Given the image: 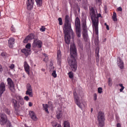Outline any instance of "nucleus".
Wrapping results in <instances>:
<instances>
[{"label":"nucleus","mask_w":127,"mask_h":127,"mask_svg":"<svg viewBox=\"0 0 127 127\" xmlns=\"http://www.w3.org/2000/svg\"><path fill=\"white\" fill-rule=\"evenodd\" d=\"M97 119L99 127H104V125H105V114L102 112H99L98 114Z\"/></svg>","instance_id":"5"},{"label":"nucleus","mask_w":127,"mask_h":127,"mask_svg":"<svg viewBox=\"0 0 127 127\" xmlns=\"http://www.w3.org/2000/svg\"><path fill=\"white\" fill-rule=\"evenodd\" d=\"M62 56H61V51L59 50L57 52V63L59 65H61V60Z\"/></svg>","instance_id":"15"},{"label":"nucleus","mask_w":127,"mask_h":127,"mask_svg":"<svg viewBox=\"0 0 127 127\" xmlns=\"http://www.w3.org/2000/svg\"><path fill=\"white\" fill-rule=\"evenodd\" d=\"M14 38H10L8 40V46L10 48H12V46H13V44H14Z\"/></svg>","instance_id":"18"},{"label":"nucleus","mask_w":127,"mask_h":127,"mask_svg":"<svg viewBox=\"0 0 127 127\" xmlns=\"http://www.w3.org/2000/svg\"><path fill=\"white\" fill-rule=\"evenodd\" d=\"M117 65L120 69H124V68H125V64L123 60L121 59V57L117 58Z\"/></svg>","instance_id":"12"},{"label":"nucleus","mask_w":127,"mask_h":127,"mask_svg":"<svg viewBox=\"0 0 127 127\" xmlns=\"http://www.w3.org/2000/svg\"><path fill=\"white\" fill-rule=\"evenodd\" d=\"M119 86L121 87V88L120 89V92H123V91H124V89H125V86H124V85L122 83L119 84Z\"/></svg>","instance_id":"33"},{"label":"nucleus","mask_w":127,"mask_h":127,"mask_svg":"<svg viewBox=\"0 0 127 127\" xmlns=\"http://www.w3.org/2000/svg\"><path fill=\"white\" fill-rule=\"evenodd\" d=\"M36 2L38 6H41L42 5V0H36Z\"/></svg>","instance_id":"28"},{"label":"nucleus","mask_w":127,"mask_h":127,"mask_svg":"<svg viewBox=\"0 0 127 127\" xmlns=\"http://www.w3.org/2000/svg\"><path fill=\"white\" fill-rule=\"evenodd\" d=\"M22 53H24L26 56H28L29 53H30V50H27L26 49H24L21 50Z\"/></svg>","instance_id":"23"},{"label":"nucleus","mask_w":127,"mask_h":127,"mask_svg":"<svg viewBox=\"0 0 127 127\" xmlns=\"http://www.w3.org/2000/svg\"><path fill=\"white\" fill-rule=\"evenodd\" d=\"M28 105H29V107H32V103H31V102H29L28 103Z\"/></svg>","instance_id":"48"},{"label":"nucleus","mask_w":127,"mask_h":127,"mask_svg":"<svg viewBox=\"0 0 127 127\" xmlns=\"http://www.w3.org/2000/svg\"><path fill=\"white\" fill-rule=\"evenodd\" d=\"M83 39L85 42L88 41L89 40V36H88V31L85 30L83 31Z\"/></svg>","instance_id":"17"},{"label":"nucleus","mask_w":127,"mask_h":127,"mask_svg":"<svg viewBox=\"0 0 127 127\" xmlns=\"http://www.w3.org/2000/svg\"><path fill=\"white\" fill-rule=\"evenodd\" d=\"M11 31H12L13 32H15V28H14V27L13 26V25H12L11 27Z\"/></svg>","instance_id":"41"},{"label":"nucleus","mask_w":127,"mask_h":127,"mask_svg":"<svg viewBox=\"0 0 127 127\" xmlns=\"http://www.w3.org/2000/svg\"><path fill=\"white\" fill-rule=\"evenodd\" d=\"M3 69H2V67H1V65L0 64V72H2Z\"/></svg>","instance_id":"49"},{"label":"nucleus","mask_w":127,"mask_h":127,"mask_svg":"<svg viewBox=\"0 0 127 127\" xmlns=\"http://www.w3.org/2000/svg\"><path fill=\"white\" fill-rule=\"evenodd\" d=\"M34 5V1L33 0H27V8L28 10H31Z\"/></svg>","instance_id":"10"},{"label":"nucleus","mask_w":127,"mask_h":127,"mask_svg":"<svg viewBox=\"0 0 127 127\" xmlns=\"http://www.w3.org/2000/svg\"><path fill=\"white\" fill-rule=\"evenodd\" d=\"M12 103L14 107L15 108H19L20 105H19V102L18 101H16L15 99H13L12 100Z\"/></svg>","instance_id":"21"},{"label":"nucleus","mask_w":127,"mask_h":127,"mask_svg":"<svg viewBox=\"0 0 127 127\" xmlns=\"http://www.w3.org/2000/svg\"><path fill=\"white\" fill-rule=\"evenodd\" d=\"M26 95H28L29 97H33V96L32 94V88L29 83L27 84V91H26Z\"/></svg>","instance_id":"9"},{"label":"nucleus","mask_w":127,"mask_h":127,"mask_svg":"<svg viewBox=\"0 0 127 127\" xmlns=\"http://www.w3.org/2000/svg\"><path fill=\"white\" fill-rule=\"evenodd\" d=\"M46 30V28L43 26H42V27L40 29V31H42V32L45 31Z\"/></svg>","instance_id":"38"},{"label":"nucleus","mask_w":127,"mask_h":127,"mask_svg":"<svg viewBox=\"0 0 127 127\" xmlns=\"http://www.w3.org/2000/svg\"><path fill=\"white\" fill-rule=\"evenodd\" d=\"M90 15L93 23V28L95 31L97 35L99 34V17H101V13L98 14L97 10H95L94 8H91L90 11Z\"/></svg>","instance_id":"2"},{"label":"nucleus","mask_w":127,"mask_h":127,"mask_svg":"<svg viewBox=\"0 0 127 127\" xmlns=\"http://www.w3.org/2000/svg\"><path fill=\"white\" fill-rule=\"evenodd\" d=\"M111 78H109V79H108V84L109 85V86H110V85H111Z\"/></svg>","instance_id":"46"},{"label":"nucleus","mask_w":127,"mask_h":127,"mask_svg":"<svg viewBox=\"0 0 127 127\" xmlns=\"http://www.w3.org/2000/svg\"><path fill=\"white\" fill-rule=\"evenodd\" d=\"M117 127H122V125L120 123L117 124Z\"/></svg>","instance_id":"47"},{"label":"nucleus","mask_w":127,"mask_h":127,"mask_svg":"<svg viewBox=\"0 0 127 127\" xmlns=\"http://www.w3.org/2000/svg\"><path fill=\"white\" fill-rule=\"evenodd\" d=\"M104 25L106 26V29H107V30H110V28L109 27V25L107 24V23H105Z\"/></svg>","instance_id":"44"},{"label":"nucleus","mask_w":127,"mask_h":127,"mask_svg":"<svg viewBox=\"0 0 127 127\" xmlns=\"http://www.w3.org/2000/svg\"><path fill=\"white\" fill-rule=\"evenodd\" d=\"M97 2H99V4H101V0H96Z\"/></svg>","instance_id":"50"},{"label":"nucleus","mask_w":127,"mask_h":127,"mask_svg":"<svg viewBox=\"0 0 127 127\" xmlns=\"http://www.w3.org/2000/svg\"><path fill=\"white\" fill-rule=\"evenodd\" d=\"M44 61L45 62H47V61H48V57H46V58L44 59Z\"/></svg>","instance_id":"45"},{"label":"nucleus","mask_w":127,"mask_h":127,"mask_svg":"<svg viewBox=\"0 0 127 127\" xmlns=\"http://www.w3.org/2000/svg\"><path fill=\"white\" fill-rule=\"evenodd\" d=\"M1 56H5V55L3 53H1Z\"/></svg>","instance_id":"51"},{"label":"nucleus","mask_w":127,"mask_h":127,"mask_svg":"<svg viewBox=\"0 0 127 127\" xmlns=\"http://www.w3.org/2000/svg\"><path fill=\"white\" fill-rule=\"evenodd\" d=\"M94 101H97V94H94V98H93Z\"/></svg>","instance_id":"43"},{"label":"nucleus","mask_w":127,"mask_h":127,"mask_svg":"<svg viewBox=\"0 0 127 127\" xmlns=\"http://www.w3.org/2000/svg\"><path fill=\"white\" fill-rule=\"evenodd\" d=\"M51 108H53V106L52 105L51 106Z\"/></svg>","instance_id":"56"},{"label":"nucleus","mask_w":127,"mask_h":127,"mask_svg":"<svg viewBox=\"0 0 127 127\" xmlns=\"http://www.w3.org/2000/svg\"><path fill=\"white\" fill-rule=\"evenodd\" d=\"M34 39V34H30L28 35V36L24 40V43H27L30 41V40H32V39Z\"/></svg>","instance_id":"13"},{"label":"nucleus","mask_w":127,"mask_h":127,"mask_svg":"<svg viewBox=\"0 0 127 127\" xmlns=\"http://www.w3.org/2000/svg\"><path fill=\"white\" fill-rule=\"evenodd\" d=\"M49 107V106H48V104H43L44 111H45L47 114H49V111H48Z\"/></svg>","instance_id":"25"},{"label":"nucleus","mask_w":127,"mask_h":127,"mask_svg":"<svg viewBox=\"0 0 127 127\" xmlns=\"http://www.w3.org/2000/svg\"><path fill=\"white\" fill-rule=\"evenodd\" d=\"M91 112H93V109L92 108H91Z\"/></svg>","instance_id":"55"},{"label":"nucleus","mask_w":127,"mask_h":127,"mask_svg":"<svg viewBox=\"0 0 127 127\" xmlns=\"http://www.w3.org/2000/svg\"><path fill=\"white\" fill-rule=\"evenodd\" d=\"M95 44H98V41H95Z\"/></svg>","instance_id":"52"},{"label":"nucleus","mask_w":127,"mask_h":127,"mask_svg":"<svg viewBox=\"0 0 127 127\" xmlns=\"http://www.w3.org/2000/svg\"><path fill=\"white\" fill-rule=\"evenodd\" d=\"M75 30L77 37H81V28H76Z\"/></svg>","instance_id":"24"},{"label":"nucleus","mask_w":127,"mask_h":127,"mask_svg":"<svg viewBox=\"0 0 127 127\" xmlns=\"http://www.w3.org/2000/svg\"><path fill=\"white\" fill-rule=\"evenodd\" d=\"M32 47L33 49L41 48V47H42V41L37 39H34L32 44Z\"/></svg>","instance_id":"6"},{"label":"nucleus","mask_w":127,"mask_h":127,"mask_svg":"<svg viewBox=\"0 0 127 127\" xmlns=\"http://www.w3.org/2000/svg\"><path fill=\"white\" fill-rule=\"evenodd\" d=\"M97 56H99V52H97Z\"/></svg>","instance_id":"54"},{"label":"nucleus","mask_w":127,"mask_h":127,"mask_svg":"<svg viewBox=\"0 0 127 127\" xmlns=\"http://www.w3.org/2000/svg\"><path fill=\"white\" fill-rule=\"evenodd\" d=\"M67 74L69 76V78H70V79L74 78V73H73V72L69 71Z\"/></svg>","instance_id":"29"},{"label":"nucleus","mask_w":127,"mask_h":127,"mask_svg":"<svg viewBox=\"0 0 127 127\" xmlns=\"http://www.w3.org/2000/svg\"><path fill=\"white\" fill-rule=\"evenodd\" d=\"M73 98L74 99V102L75 104H76L77 106L81 109V110H83L84 108H85V105L83 103L81 102L80 100V98L78 96V94H77V92H73Z\"/></svg>","instance_id":"4"},{"label":"nucleus","mask_w":127,"mask_h":127,"mask_svg":"<svg viewBox=\"0 0 127 127\" xmlns=\"http://www.w3.org/2000/svg\"><path fill=\"white\" fill-rule=\"evenodd\" d=\"M23 66H24L25 72H26V73L27 74L30 75V66H29V64H28L27 62H24Z\"/></svg>","instance_id":"11"},{"label":"nucleus","mask_w":127,"mask_h":127,"mask_svg":"<svg viewBox=\"0 0 127 127\" xmlns=\"http://www.w3.org/2000/svg\"><path fill=\"white\" fill-rule=\"evenodd\" d=\"M64 32V39L66 44H70L71 37L69 35V32L72 31L71 28V22H70V17L69 15H66L65 17L64 25L63 28Z\"/></svg>","instance_id":"3"},{"label":"nucleus","mask_w":127,"mask_h":127,"mask_svg":"<svg viewBox=\"0 0 127 127\" xmlns=\"http://www.w3.org/2000/svg\"><path fill=\"white\" fill-rule=\"evenodd\" d=\"M29 114L30 115V117L31 119H32L33 121H37L38 120L37 117H36V115H35V113H34V112L30 111L29 112Z\"/></svg>","instance_id":"16"},{"label":"nucleus","mask_w":127,"mask_h":127,"mask_svg":"<svg viewBox=\"0 0 127 127\" xmlns=\"http://www.w3.org/2000/svg\"><path fill=\"white\" fill-rule=\"evenodd\" d=\"M82 27L83 31H85V30H87V25L86 24V20H83L82 21Z\"/></svg>","instance_id":"27"},{"label":"nucleus","mask_w":127,"mask_h":127,"mask_svg":"<svg viewBox=\"0 0 127 127\" xmlns=\"http://www.w3.org/2000/svg\"><path fill=\"white\" fill-rule=\"evenodd\" d=\"M15 98L16 100L19 101L20 104H21V105H23V104H24V102H23V98H22L21 96L16 95Z\"/></svg>","instance_id":"20"},{"label":"nucleus","mask_w":127,"mask_h":127,"mask_svg":"<svg viewBox=\"0 0 127 127\" xmlns=\"http://www.w3.org/2000/svg\"><path fill=\"white\" fill-rule=\"evenodd\" d=\"M24 99L27 102L29 101V97H28L27 96H26L24 97Z\"/></svg>","instance_id":"40"},{"label":"nucleus","mask_w":127,"mask_h":127,"mask_svg":"<svg viewBox=\"0 0 127 127\" xmlns=\"http://www.w3.org/2000/svg\"><path fill=\"white\" fill-rule=\"evenodd\" d=\"M58 20L59 21L60 25H62V24H63V22H62V18H59Z\"/></svg>","instance_id":"36"},{"label":"nucleus","mask_w":127,"mask_h":127,"mask_svg":"<svg viewBox=\"0 0 127 127\" xmlns=\"http://www.w3.org/2000/svg\"><path fill=\"white\" fill-rule=\"evenodd\" d=\"M42 71H43V72H44L45 71V69L44 68H42Z\"/></svg>","instance_id":"53"},{"label":"nucleus","mask_w":127,"mask_h":127,"mask_svg":"<svg viewBox=\"0 0 127 127\" xmlns=\"http://www.w3.org/2000/svg\"><path fill=\"white\" fill-rule=\"evenodd\" d=\"M52 126L53 127H62L60 124H58L56 121H53L52 122Z\"/></svg>","instance_id":"26"},{"label":"nucleus","mask_w":127,"mask_h":127,"mask_svg":"<svg viewBox=\"0 0 127 127\" xmlns=\"http://www.w3.org/2000/svg\"><path fill=\"white\" fill-rule=\"evenodd\" d=\"M118 11H123V8L122 7L120 6L117 8Z\"/></svg>","instance_id":"42"},{"label":"nucleus","mask_w":127,"mask_h":127,"mask_svg":"<svg viewBox=\"0 0 127 127\" xmlns=\"http://www.w3.org/2000/svg\"><path fill=\"white\" fill-rule=\"evenodd\" d=\"M5 112L6 114H7V115H10V111L9 110V109H5Z\"/></svg>","instance_id":"39"},{"label":"nucleus","mask_w":127,"mask_h":127,"mask_svg":"<svg viewBox=\"0 0 127 127\" xmlns=\"http://www.w3.org/2000/svg\"><path fill=\"white\" fill-rule=\"evenodd\" d=\"M75 28H80V19L77 17L75 21Z\"/></svg>","instance_id":"19"},{"label":"nucleus","mask_w":127,"mask_h":127,"mask_svg":"<svg viewBox=\"0 0 127 127\" xmlns=\"http://www.w3.org/2000/svg\"><path fill=\"white\" fill-rule=\"evenodd\" d=\"M98 93L99 94H102L103 93V88L102 87H99L98 88Z\"/></svg>","instance_id":"34"},{"label":"nucleus","mask_w":127,"mask_h":127,"mask_svg":"<svg viewBox=\"0 0 127 127\" xmlns=\"http://www.w3.org/2000/svg\"><path fill=\"white\" fill-rule=\"evenodd\" d=\"M78 1H81V0H77Z\"/></svg>","instance_id":"57"},{"label":"nucleus","mask_w":127,"mask_h":127,"mask_svg":"<svg viewBox=\"0 0 127 127\" xmlns=\"http://www.w3.org/2000/svg\"><path fill=\"white\" fill-rule=\"evenodd\" d=\"M7 122V117L6 115L3 113H0V124L1 126H3L6 124Z\"/></svg>","instance_id":"7"},{"label":"nucleus","mask_w":127,"mask_h":127,"mask_svg":"<svg viewBox=\"0 0 127 127\" xmlns=\"http://www.w3.org/2000/svg\"><path fill=\"white\" fill-rule=\"evenodd\" d=\"M5 91V83L1 82L0 84V95H2Z\"/></svg>","instance_id":"14"},{"label":"nucleus","mask_w":127,"mask_h":127,"mask_svg":"<svg viewBox=\"0 0 127 127\" xmlns=\"http://www.w3.org/2000/svg\"><path fill=\"white\" fill-rule=\"evenodd\" d=\"M7 84L8 85V88L11 91V92H14V83L12 81L11 78L8 77L7 79Z\"/></svg>","instance_id":"8"},{"label":"nucleus","mask_w":127,"mask_h":127,"mask_svg":"<svg viewBox=\"0 0 127 127\" xmlns=\"http://www.w3.org/2000/svg\"><path fill=\"white\" fill-rule=\"evenodd\" d=\"M112 18L114 21H117L118 20V19H117V13L115 12L113 13Z\"/></svg>","instance_id":"30"},{"label":"nucleus","mask_w":127,"mask_h":127,"mask_svg":"<svg viewBox=\"0 0 127 127\" xmlns=\"http://www.w3.org/2000/svg\"><path fill=\"white\" fill-rule=\"evenodd\" d=\"M31 47V45L29 43L27 44L26 45V48H27V49L28 50H29V49H30Z\"/></svg>","instance_id":"35"},{"label":"nucleus","mask_w":127,"mask_h":127,"mask_svg":"<svg viewBox=\"0 0 127 127\" xmlns=\"http://www.w3.org/2000/svg\"><path fill=\"white\" fill-rule=\"evenodd\" d=\"M70 54L71 57L68 59V64L71 68L72 71L75 72L77 70V61L75 59L77 57V49L74 43L71 44L70 45Z\"/></svg>","instance_id":"1"},{"label":"nucleus","mask_w":127,"mask_h":127,"mask_svg":"<svg viewBox=\"0 0 127 127\" xmlns=\"http://www.w3.org/2000/svg\"><path fill=\"white\" fill-rule=\"evenodd\" d=\"M62 116H63V113L61 111L59 110L57 112V119H58V120L61 119Z\"/></svg>","instance_id":"22"},{"label":"nucleus","mask_w":127,"mask_h":127,"mask_svg":"<svg viewBox=\"0 0 127 127\" xmlns=\"http://www.w3.org/2000/svg\"><path fill=\"white\" fill-rule=\"evenodd\" d=\"M64 127H70V124H69V122L65 121L64 122Z\"/></svg>","instance_id":"31"},{"label":"nucleus","mask_w":127,"mask_h":127,"mask_svg":"<svg viewBox=\"0 0 127 127\" xmlns=\"http://www.w3.org/2000/svg\"><path fill=\"white\" fill-rule=\"evenodd\" d=\"M14 67H15V65L13 64H11L9 66V68H10V69H11L12 70V69H14Z\"/></svg>","instance_id":"37"},{"label":"nucleus","mask_w":127,"mask_h":127,"mask_svg":"<svg viewBox=\"0 0 127 127\" xmlns=\"http://www.w3.org/2000/svg\"><path fill=\"white\" fill-rule=\"evenodd\" d=\"M52 75L54 78H56L57 77V73H56V70H54L52 73Z\"/></svg>","instance_id":"32"}]
</instances>
